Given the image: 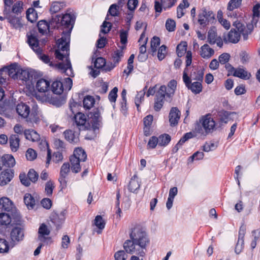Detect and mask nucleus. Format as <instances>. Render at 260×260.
<instances>
[{
  "label": "nucleus",
  "mask_w": 260,
  "mask_h": 260,
  "mask_svg": "<svg viewBox=\"0 0 260 260\" xmlns=\"http://www.w3.org/2000/svg\"><path fill=\"white\" fill-rule=\"evenodd\" d=\"M75 20L73 14L66 13L62 16L56 15L52 18L49 24L45 20L38 23L39 32L44 35L47 32L51 26L62 30V36L57 41V49L55 50V57L62 62L57 64L60 71L68 76H73V71L69 59L70 34Z\"/></svg>",
  "instance_id": "f257e3e1"
},
{
  "label": "nucleus",
  "mask_w": 260,
  "mask_h": 260,
  "mask_svg": "<svg viewBox=\"0 0 260 260\" xmlns=\"http://www.w3.org/2000/svg\"><path fill=\"white\" fill-rule=\"evenodd\" d=\"M130 239L123 243V248L127 253H135L141 257H144L147 252V247L150 240L146 229L141 225H135L129 232Z\"/></svg>",
  "instance_id": "f03ea898"
},
{
  "label": "nucleus",
  "mask_w": 260,
  "mask_h": 260,
  "mask_svg": "<svg viewBox=\"0 0 260 260\" xmlns=\"http://www.w3.org/2000/svg\"><path fill=\"white\" fill-rule=\"evenodd\" d=\"M236 29H232L228 33L227 37L224 38L225 42H230L232 43H237L239 42L240 36H243L244 40L248 39L249 34L252 30V26L251 25H247L245 26L240 23L236 25Z\"/></svg>",
  "instance_id": "7ed1b4c3"
},
{
  "label": "nucleus",
  "mask_w": 260,
  "mask_h": 260,
  "mask_svg": "<svg viewBox=\"0 0 260 260\" xmlns=\"http://www.w3.org/2000/svg\"><path fill=\"white\" fill-rule=\"evenodd\" d=\"M215 127V122L209 114L202 116L194 127V132L205 136L213 132Z\"/></svg>",
  "instance_id": "20e7f679"
},
{
  "label": "nucleus",
  "mask_w": 260,
  "mask_h": 260,
  "mask_svg": "<svg viewBox=\"0 0 260 260\" xmlns=\"http://www.w3.org/2000/svg\"><path fill=\"white\" fill-rule=\"evenodd\" d=\"M87 155L83 149L81 148L75 149L73 154L70 158L72 171L74 173L79 172L81 171L80 162L85 161Z\"/></svg>",
  "instance_id": "39448f33"
},
{
  "label": "nucleus",
  "mask_w": 260,
  "mask_h": 260,
  "mask_svg": "<svg viewBox=\"0 0 260 260\" xmlns=\"http://www.w3.org/2000/svg\"><path fill=\"white\" fill-rule=\"evenodd\" d=\"M0 205L3 210L10 213L12 217L17 222L20 221L21 216L19 213L14 205L13 202L7 197H3L0 199Z\"/></svg>",
  "instance_id": "423d86ee"
},
{
  "label": "nucleus",
  "mask_w": 260,
  "mask_h": 260,
  "mask_svg": "<svg viewBox=\"0 0 260 260\" xmlns=\"http://www.w3.org/2000/svg\"><path fill=\"white\" fill-rule=\"evenodd\" d=\"M215 20V14L211 10L205 8H202L198 14V22L202 27H205L210 23H213Z\"/></svg>",
  "instance_id": "0eeeda50"
},
{
  "label": "nucleus",
  "mask_w": 260,
  "mask_h": 260,
  "mask_svg": "<svg viewBox=\"0 0 260 260\" xmlns=\"http://www.w3.org/2000/svg\"><path fill=\"white\" fill-rule=\"evenodd\" d=\"M70 171V166L68 162H65L61 166L58 181L60 183V187L61 190L65 189L67 186V177Z\"/></svg>",
  "instance_id": "6e6552de"
},
{
  "label": "nucleus",
  "mask_w": 260,
  "mask_h": 260,
  "mask_svg": "<svg viewBox=\"0 0 260 260\" xmlns=\"http://www.w3.org/2000/svg\"><path fill=\"white\" fill-rule=\"evenodd\" d=\"M50 233L49 229L44 223H42L38 230V240L44 244H49L52 242L51 238L49 237Z\"/></svg>",
  "instance_id": "1a4fd4ad"
},
{
  "label": "nucleus",
  "mask_w": 260,
  "mask_h": 260,
  "mask_svg": "<svg viewBox=\"0 0 260 260\" xmlns=\"http://www.w3.org/2000/svg\"><path fill=\"white\" fill-rule=\"evenodd\" d=\"M207 42L211 45L216 44L220 48L222 47V40L220 37L217 36L215 27H212L209 30L207 35Z\"/></svg>",
  "instance_id": "9d476101"
},
{
  "label": "nucleus",
  "mask_w": 260,
  "mask_h": 260,
  "mask_svg": "<svg viewBox=\"0 0 260 260\" xmlns=\"http://www.w3.org/2000/svg\"><path fill=\"white\" fill-rule=\"evenodd\" d=\"M165 91V85H162L156 93L154 108L156 111H159L164 104L165 99L166 98V95L164 94Z\"/></svg>",
  "instance_id": "9b49d317"
},
{
  "label": "nucleus",
  "mask_w": 260,
  "mask_h": 260,
  "mask_svg": "<svg viewBox=\"0 0 260 260\" xmlns=\"http://www.w3.org/2000/svg\"><path fill=\"white\" fill-rule=\"evenodd\" d=\"M246 228L244 224H242L239 229L238 239L235 247V252L239 254L244 248V236L246 233Z\"/></svg>",
  "instance_id": "f8f14e48"
},
{
  "label": "nucleus",
  "mask_w": 260,
  "mask_h": 260,
  "mask_svg": "<svg viewBox=\"0 0 260 260\" xmlns=\"http://www.w3.org/2000/svg\"><path fill=\"white\" fill-rule=\"evenodd\" d=\"M102 117L99 109L94 110L92 112L90 113V123H91L92 128L95 130L99 129L102 126Z\"/></svg>",
  "instance_id": "ddd939ff"
},
{
  "label": "nucleus",
  "mask_w": 260,
  "mask_h": 260,
  "mask_svg": "<svg viewBox=\"0 0 260 260\" xmlns=\"http://www.w3.org/2000/svg\"><path fill=\"white\" fill-rule=\"evenodd\" d=\"M24 236V230L20 225L13 228L10 233L11 239L14 243L23 240Z\"/></svg>",
  "instance_id": "4468645a"
},
{
  "label": "nucleus",
  "mask_w": 260,
  "mask_h": 260,
  "mask_svg": "<svg viewBox=\"0 0 260 260\" xmlns=\"http://www.w3.org/2000/svg\"><path fill=\"white\" fill-rule=\"evenodd\" d=\"M26 36L27 38V43L29 47L36 53H39L42 48L39 45V40L37 36L32 34H27Z\"/></svg>",
  "instance_id": "2eb2a0df"
},
{
  "label": "nucleus",
  "mask_w": 260,
  "mask_h": 260,
  "mask_svg": "<svg viewBox=\"0 0 260 260\" xmlns=\"http://www.w3.org/2000/svg\"><path fill=\"white\" fill-rule=\"evenodd\" d=\"M35 74L33 71L22 70L19 78L28 85L32 84L35 78Z\"/></svg>",
  "instance_id": "dca6fc26"
},
{
  "label": "nucleus",
  "mask_w": 260,
  "mask_h": 260,
  "mask_svg": "<svg viewBox=\"0 0 260 260\" xmlns=\"http://www.w3.org/2000/svg\"><path fill=\"white\" fill-rule=\"evenodd\" d=\"M177 0H161V3L158 1L155 2L154 8L156 12L160 13L162 11V7L165 9L170 8L175 5Z\"/></svg>",
  "instance_id": "f3484780"
},
{
  "label": "nucleus",
  "mask_w": 260,
  "mask_h": 260,
  "mask_svg": "<svg viewBox=\"0 0 260 260\" xmlns=\"http://www.w3.org/2000/svg\"><path fill=\"white\" fill-rule=\"evenodd\" d=\"M180 114V112L177 107L171 108L169 116V122L171 126H174L178 124Z\"/></svg>",
  "instance_id": "a211bd4d"
},
{
  "label": "nucleus",
  "mask_w": 260,
  "mask_h": 260,
  "mask_svg": "<svg viewBox=\"0 0 260 260\" xmlns=\"http://www.w3.org/2000/svg\"><path fill=\"white\" fill-rule=\"evenodd\" d=\"M177 82L175 80H171L168 84V88L165 86L166 91L165 95H166V100L171 102L172 96L174 94L176 89Z\"/></svg>",
  "instance_id": "6ab92c4d"
},
{
  "label": "nucleus",
  "mask_w": 260,
  "mask_h": 260,
  "mask_svg": "<svg viewBox=\"0 0 260 260\" xmlns=\"http://www.w3.org/2000/svg\"><path fill=\"white\" fill-rule=\"evenodd\" d=\"M16 110L18 114L22 118L25 119L29 115L30 108L28 105L23 103L18 104Z\"/></svg>",
  "instance_id": "aec40b11"
},
{
  "label": "nucleus",
  "mask_w": 260,
  "mask_h": 260,
  "mask_svg": "<svg viewBox=\"0 0 260 260\" xmlns=\"http://www.w3.org/2000/svg\"><path fill=\"white\" fill-rule=\"evenodd\" d=\"M231 70L233 71L232 74L235 77L244 80L248 79L251 77L250 73H248L243 68H238L235 69L234 67H231Z\"/></svg>",
  "instance_id": "412c9836"
},
{
  "label": "nucleus",
  "mask_w": 260,
  "mask_h": 260,
  "mask_svg": "<svg viewBox=\"0 0 260 260\" xmlns=\"http://www.w3.org/2000/svg\"><path fill=\"white\" fill-rule=\"evenodd\" d=\"M63 135L65 139L71 143L77 144L79 141V134L70 129L65 131Z\"/></svg>",
  "instance_id": "4be33fe9"
},
{
  "label": "nucleus",
  "mask_w": 260,
  "mask_h": 260,
  "mask_svg": "<svg viewBox=\"0 0 260 260\" xmlns=\"http://www.w3.org/2000/svg\"><path fill=\"white\" fill-rule=\"evenodd\" d=\"M36 89L40 92H46L50 88V82L44 79L39 80L36 84Z\"/></svg>",
  "instance_id": "5701e85b"
},
{
  "label": "nucleus",
  "mask_w": 260,
  "mask_h": 260,
  "mask_svg": "<svg viewBox=\"0 0 260 260\" xmlns=\"http://www.w3.org/2000/svg\"><path fill=\"white\" fill-rule=\"evenodd\" d=\"M13 177L10 170H7L0 174V185L4 186L9 182Z\"/></svg>",
  "instance_id": "b1692460"
},
{
  "label": "nucleus",
  "mask_w": 260,
  "mask_h": 260,
  "mask_svg": "<svg viewBox=\"0 0 260 260\" xmlns=\"http://www.w3.org/2000/svg\"><path fill=\"white\" fill-rule=\"evenodd\" d=\"M12 220H14V221L15 222V223L17 225H19L21 222V220L17 222L12 217L10 213H0V224L2 225H7L9 224Z\"/></svg>",
  "instance_id": "393cba45"
},
{
  "label": "nucleus",
  "mask_w": 260,
  "mask_h": 260,
  "mask_svg": "<svg viewBox=\"0 0 260 260\" xmlns=\"http://www.w3.org/2000/svg\"><path fill=\"white\" fill-rule=\"evenodd\" d=\"M11 149L13 152L18 150L19 147L20 138L18 135H12L9 139Z\"/></svg>",
  "instance_id": "a878e982"
},
{
  "label": "nucleus",
  "mask_w": 260,
  "mask_h": 260,
  "mask_svg": "<svg viewBox=\"0 0 260 260\" xmlns=\"http://www.w3.org/2000/svg\"><path fill=\"white\" fill-rule=\"evenodd\" d=\"M24 135L27 140L32 142H38L40 140V135L33 129H26L24 132Z\"/></svg>",
  "instance_id": "bb28decb"
},
{
  "label": "nucleus",
  "mask_w": 260,
  "mask_h": 260,
  "mask_svg": "<svg viewBox=\"0 0 260 260\" xmlns=\"http://www.w3.org/2000/svg\"><path fill=\"white\" fill-rule=\"evenodd\" d=\"M140 184L138 177L135 174L131 178L128 185V189L132 192H135L140 188Z\"/></svg>",
  "instance_id": "cd10ccee"
},
{
  "label": "nucleus",
  "mask_w": 260,
  "mask_h": 260,
  "mask_svg": "<svg viewBox=\"0 0 260 260\" xmlns=\"http://www.w3.org/2000/svg\"><path fill=\"white\" fill-rule=\"evenodd\" d=\"M214 53V50L207 44H204L201 47L200 55L204 58H209Z\"/></svg>",
  "instance_id": "c85d7f7f"
},
{
  "label": "nucleus",
  "mask_w": 260,
  "mask_h": 260,
  "mask_svg": "<svg viewBox=\"0 0 260 260\" xmlns=\"http://www.w3.org/2000/svg\"><path fill=\"white\" fill-rule=\"evenodd\" d=\"M3 73L6 76L8 75L13 78L17 77L16 69L14 65H11L9 67H4L0 69V74H3Z\"/></svg>",
  "instance_id": "c756f323"
},
{
  "label": "nucleus",
  "mask_w": 260,
  "mask_h": 260,
  "mask_svg": "<svg viewBox=\"0 0 260 260\" xmlns=\"http://www.w3.org/2000/svg\"><path fill=\"white\" fill-rule=\"evenodd\" d=\"M177 193L178 189L176 187L170 188L169 190V197L166 203V207L168 210H170L172 208L174 199L177 194Z\"/></svg>",
  "instance_id": "7c9ffc66"
},
{
  "label": "nucleus",
  "mask_w": 260,
  "mask_h": 260,
  "mask_svg": "<svg viewBox=\"0 0 260 260\" xmlns=\"http://www.w3.org/2000/svg\"><path fill=\"white\" fill-rule=\"evenodd\" d=\"M52 92L56 94H60L63 91V83L60 81H55L51 85Z\"/></svg>",
  "instance_id": "2f4dec72"
},
{
  "label": "nucleus",
  "mask_w": 260,
  "mask_h": 260,
  "mask_svg": "<svg viewBox=\"0 0 260 260\" xmlns=\"http://www.w3.org/2000/svg\"><path fill=\"white\" fill-rule=\"evenodd\" d=\"M158 145L159 146L166 147L167 146L171 140V136L167 134H161L157 137Z\"/></svg>",
  "instance_id": "473e14b6"
},
{
  "label": "nucleus",
  "mask_w": 260,
  "mask_h": 260,
  "mask_svg": "<svg viewBox=\"0 0 260 260\" xmlns=\"http://www.w3.org/2000/svg\"><path fill=\"white\" fill-rule=\"evenodd\" d=\"M259 8L260 5L259 4H256L253 8V17L251 20V24H248L251 25L252 26V28H253L254 25L257 27V19L259 15Z\"/></svg>",
  "instance_id": "72a5a7b5"
},
{
  "label": "nucleus",
  "mask_w": 260,
  "mask_h": 260,
  "mask_svg": "<svg viewBox=\"0 0 260 260\" xmlns=\"http://www.w3.org/2000/svg\"><path fill=\"white\" fill-rule=\"evenodd\" d=\"M75 122L78 126H84L87 121L86 116L82 113H78L74 117Z\"/></svg>",
  "instance_id": "f704fd0d"
},
{
  "label": "nucleus",
  "mask_w": 260,
  "mask_h": 260,
  "mask_svg": "<svg viewBox=\"0 0 260 260\" xmlns=\"http://www.w3.org/2000/svg\"><path fill=\"white\" fill-rule=\"evenodd\" d=\"M6 19H7L12 26L15 28H19L22 25L19 18L11 16V13L6 15Z\"/></svg>",
  "instance_id": "c9c22d12"
},
{
  "label": "nucleus",
  "mask_w": 260,
  "mask_h": 260,
  "mask_svg": "<svg viewBox=\"0 0 260 260\" xmlns=\"http://www.w3.org/2000/svg\"><path fill=\"white\" fill-rule=\"evenodd\" d=\"M4 166L7 168L13 167L15 164V160L11 154H5L2 157Z\"/></svg>",
  "instance_id": "e433bc0d"
},
{
  "label": "nucleus",
  "mask_w": 260,
  "mask_h": 260,
  "mask_svg": "<svg viewBox=\"0 0 260 260\" xmlns=\"http://www.w3.org/2000/svg\"><path fill=\"white\" fill-rule=\"evenodd\" d=\"M83 104L85 109H90L95 104L94 98L92 96L87 95L84 98Z\"/></svg>",
  "instance_id": "4c0bfd02"
},
{
  "label": "nucleus",
  "mask_w": 260,
  "mask_h": 260,
  "mask_svg": "<svg viewBox=\"0 0 260 260\" xmlns=\"http://www.w3.org/2000/svg\"><path fill=\"white\" fill-rule=\"evenodd\" d=\"M146 89L147 86H145L143 90L138 92V93L136 96L135 99V103L136 106L137 107L138 110H139V107L140 106V104L144 100V97L146 93Z\"/></svg>",
  "instance_id": "58836bf2"
},
{
  "label": "nucleus",
  "mask_w": 260,
  "mask_h": 260,
  "mask_svg": "<svg viewBox=\"0 0 260 260\" xmlns=\"http://www.w3.org/2000/svg\"><path fill=\"white\" fill-rule=\"evenodd\" d=\"M200 81L194 82L191 83L187 88L194 94L200 93L202 90V85Z\"/></svg>",
  "instance_id": "ea45409f"
},
{
  "label": "nucleus",
  "mask_w": 260,
  "mask_h": 260,
  "mask_svg": "<svg viewBox=\"0 0 260 260\" xmlns=\"http://www.w3.org/2000/svg\"><path fill=\"white\" fill-rule=\"evenodd\" d=\"M123 56V52L122 50H117L114 52L112 55L113 62L114 64L112 65V68L116 66Z\"/></svg>",
  "instance_id": "a19ab883"
},
{
  "label": "nucleus",
  "mask_w": 260,
  "mask_h": 260,
  "mask_svg": "<svg viewBox=\"0 0 260 260\" xmlns=\"http://www.w3.org/2000/svg\"><path fill=\"white\" fill-rule=\"evenodd\" d=\"M28 20L31 22L36 21L38 18V14L34 8L28 9L26 13Z\"/></svg>",
  "instance_id": "79ce46f5"
},
{
  "label": "nucleus",
  "mask_w": 260,
  "mask_h": 260,
  "mask_svg": "<svg viewBox=\"0 0 260 260\" xmlns=\"http://www.w3.org/2000/svg\"><path fill=\"white\" fill-rule=\"evenodd\" d=\"M24 202L28 208L32 209L35 205V200L29 193H26L24 197Z\"/></svg>",
  "instance_id": "37998d69"
},
{
  "label": "nucleus",
  "mask_w": 260,
  "mask_h": 260,
  "mask_svg": "<svg viewBox=\"0 0 260 260\" xmlns=\"http://www.w3.org/2000/svg\"><path fill=\"white\" fill-rule=\"evenodd\" d=\"M54 188V182L51 180L48 181L45 186V192L46 196L48 197L51 196Z\"/></svg>",
  "instance_id": "c03bdc74"
},
{
  "label": "nucleus",
  "mask_w": 260,
  "mask_h": 260,
  "mask_svg": "<svg viewBox=\"0 0 260 260\" xmlns=\"http://www.w3.org/2000/svg\"><path fill=\"white\" fill-rule=\"evenodd\" d=\"M187 49V43L185 42H183L180 43L177 46L176 52L178 57H182L185 52Z\"/></svg>",
  "instance_id": "a18cd8bd"
},
{
  "label": "nucleus",
  "mask_w": 260,
  "mask_h": 260,
  "mask_svg": "<svg viewBox=\"0 0 260 260\" xmlns=\"http://www.w3.org/2000/svg\"><path fill=\"white\" fill-rule=\"evenodd\" d=\"M26 119V121L28 123H30L32 124H38L39 123L41 119L38 116V114L36 113L32 112L29 116H28Z\"/></svg>",
  "instance_id": "49530a36"
},
{
  "label": "nucleus",
  "mask_w": 260,
  "mask_h": 260,
  "mask_svg": "<svg viewBox=\"0 0 260 260\" xmlns=\"http://www.w3.org/2000/svg\"><path fill=\"white\" fill-rule=\"evenodd\" d=\"M218 146V143L214 142H206L203 146V150L205 152H209L213 151L216 149Z\"/></svg>",
  "instance_id": "de8ad7c7"
},
{
  "label": "nucleus",
  "mask_w": 260,
  "mask_h": 260,
  "mask_svg": "<svg viewBox=\"0 0 260 260\" xmlns=\"http://www.w3.org/2000/svg\"><path fill=\"white\" fill-rule=\"evenodd\" d=\"M23 9V3L18 1L13 6L11 12L18 15L22 12Z\"/></svg>",
  "instance_id": "09e8293b"
},
{
  "label": "nucleus",
  "mask_w": 260,
  "mask_h": 260,
  "mask_svg": "<svg viewBox=\"0 0 260 260\" xmlns=\"http://www.w3.org/2000/svg\"><path fill=\"white\" fill-rule=\"evenodd\" d=\"M217 18L219 23L226 29L230 28L231 24L229 21L226 19H224L222 18V12L221 11H218L217 13Z\"/></svg>",
  "instance_id": "8fccbe9b"
},
{
  "label": "nucleus",
  "mask_w": 260,
  "mask_h": 260,
  "mask_svg": "<svg viewBox=\"0 0 260 260\" xmlns=\"http://www.w3.org/2000/svg\"><path fill=\"white\" fill-rule=\"evenodd\" d=\"M109 19H110L108 18V16L107 15L106 19L101 26V32L103 34H107L110 30L112 27V24L110 22L107 21V20Z\"/></svg>",
  "instance_id": "3c124183"
},
{
  "label": "nucleus",
  "mask_w": 260,
  "mask_h": 260,
  "mask_svg": "<svg viewBox=\"0 0 260 260\" xmlns=\"http://www.w3.org/2000/svg\"><path fill=\"white\" fill-rule=\"evenodd\" d=\"M159 45V38L156 36L153 37L151 41V51L153 54L156 52L157 48Z\"/></svg>",
  "instance_id": "603ef678"
},
{
  "label": "nucleus",
  "mask_w": 260,
  "mask_h": 260,
  "mask_svg": "<svg viewBox=\"0 0 260 260\" xmlns=\"http://www.w3.org/2000/svg\"><path fill=\"white\" fill-rule=\"evenodd\" d=\"M27 177L28 178L29 181L35 183L38 180L39 174L35 170L31 169L29 170L27 173Z\"/></svg>",
  "instance_id": "864d4df0"
},
{
  "label": "nucleus",
  "mask_w": 260,
  "mask_h": 260,
  "mask_svg": "<svg viewBox=\"0 0 260 260\" xmlns=\"http://www.w3.org/2000/svg\"><path fill=\"white\" fill-rule=\"evenodd\" d=\"M118 6L116 4H112L110 6L107 15L110 14L111 16H117L119 15Z\"/></svg>",
  "instance_id": "5fc2aeb1"
},
{
  "label": "nucleus",
  "mask_w": 260,
  "mask_h": 260,
  "mask_svg": "<svg viewBox=\"0 0 260 260\" xmlns=\"http://www.w3.org/2000/svg\"><path fill=\"white\" fill-rule=\"evenodd\" d=\"M129 30L121 29L119 31L120 42L122 45H126L127 43V36Z\"/></svg>",
  "instance_id": "6e6d98bb"
},
{
  "label": "nucleus",
  "mask_w": 260,
  "mask_h": 260,
  "mask_svg": "<svg viewBox=\"0 0 260 260\" xmlns=\"http://www.w3.org/2000/svg\"><path fill=\"white\" fill-rule=\"evenodd\" d=\"M242 0H231L228 6V9L230 11H233L240 7L241 4Z\"/></svg>",
  "instance_id": "4d7b16f0"
},
{
  "label": "nucleus",
  "mask_w": 260,
  "mask_h": 260,
  "mask_svg": "<svg viewBox=\"0 0 260 260\" xmlns=\"http://www.w3.org/2000/svg\"><path fill=\"white\" fill-rule=\"evenodd\" d=\"M166 28L170 32L174 31L176 28V22L172 19H168L166 22Z\"/></svg>",
  "instance_id": "13d9d810"
},
{
  "label": "nucleus",
  "mask_w": 260,
  "mask_h": 260,
  "mask_svg": "<svg viewBox=\"0 0 260 260\" xmlns=\"http://www.w3.org/2000/svg\"><path fill=\"white\" fill-rule=\"evenodd\" d=\"M204 76V72L202 70H197L191 74V76L193 79L197 81H202Z\"/></svg>",
  "instance_id": "bf43d9fd"
},
{
  "label": "nucleus",
  "mask_w": 260,
  "mask_h": 260,
  "mask_svg": "<svg viewBox=\"0 0 260 260\" xmlns=\"http://www.w3.org/2000/svg\"><path fill=\"white\" fill-rule=\"evenodd\" d=\"M158 144V139L157 137L155 136L151 137L147 145V147L148 149H154L156 147L157 145Z\"/></svg>",
  "instance_id": "052dcab7"
},
{
  "label": "nucleus",
  "mask_w": 260,
  "mask_h": 260,
  "mask_svg": "<svg viewBox=\"0 0 260 260\" xmlns=\"http://www.w3.org/2000/svg\"><path fill=\"white\" fill-rule=\"evenodd\" d=\"M94 224L99 229L103 230L105 228V223L100 215L95 217Z\"/></svg>",
  "instance_id": "680f3d73"
},
{
  "label": "nucleus",
  "mask_w": 260,
  "mask_h": 260,
  "mask_svg": "<svg viewBox=\"0 0 260 260\" xmlns=\"http://www.w3.org/2000/svg\"><path fill=\"white\" fill-rule=\"evenodd\" d=\"M9 247L8 242L4 239H0V253L7 252Z\"/></svg>",
  "instance_id": "e2e57ef3"
},
{
  "label": "nucleus",
  "mask_w": 260,
  "mask_h": 260,
  "mask_svg": "<svg viewBox=\"0 0 260 260\" xmlns=\"http://www.w3.org/2000/svg\"><path fill=\"white\" fill-rule=\"evenodd\" d=\"M118 90V88L115 87L110 92L108 95V99L111 102L115 103L116 102L117 97Z\"/></svg>",
  "instance_id": "0e129e2a"
},
{
  "label": "nucleus",
  "mask_w": 260,
  "mask_h": 260,
  "mask_svg": "<svg viewBox=\"0 0 260 260\" xmlns=\"http://www.w3.org/2000/svg\"><path fill=\"white\" fill-rule=\"evenodd\" d=\"M25 155L27 160L31 161L36 158L37 154L34 149L29 148L26 151Z\"/></svg>",
  "instance_id": "69168bd1"
},
{
  "label": "nucleus",
  "mask_w": 260,
  "mask_h": 260,
  "mask_svg": "<svg viewBox=\"0 0 260 260\" xmlns=\"http://www.w3.org/2000/svg\"><path fill=\"white\" fill-rule=\"evenodd\" d=\"M63 7V4L59 2H54L52 3L50 8V11L52 13H56L59 11Z\"/></svg>",
  "instance_id": "338daca9"
},
{
  "label": "nucleus",
  "mask_w": 260,
  "mask_h": 260,
  "mask_svg": "<svg viewBox=\"0 0 260 260\" xmlns=\"http://www.w3.org/2000/svg\"><path fill=\"white\" fill-rule=\"evenodd\" d=\"M115 260H126L127 255L124 250H119L117 251L114 254Z\"/></svg>",
  "instance_id": "774afa93"
}]
</instances>
